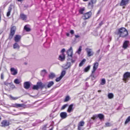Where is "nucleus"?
<instances>
[{"label": "nucleus", "mask_w": 130, "mask_h": 130, "mask_svg": "<svg viewBox=\"0 0 130 130\" xmlns=\"http://www.w3.org/2000/svg\"><path fill=\"white\" fill-rule=\"evenodd\" d=\"M118 34L120 37H125L128 35L127 30L124 28H122L118 30Z\"/></svg>", "instance_id": "obj_1"}, {"label": "nucleus", "mask_w": 130, "mask_h": 130, "mask_svg": "<svg viewBox=\"0 0 130 130\" xmlns=\"http://www.w3.org/2000/svg\"><path fill=\"white\" fill-rule=\"evenodd\" d=\"M130 78V73L125 72L123 75V80L125 83L127 82Z\"/></svg>", "instance_id": "obj_2"}, {"label": "nucleus", "mask_w": 130, "mask_h": 130, "mask_svg": "<svg viewBox=\"0 0 130 130\" xmlns=\"http://www.w3.org/2000/svg\"><path fill=\"white\" fill-rule=\"evenodd\" d=\"M16 29V27L15 26H13L11 27L10 34L9 37V39H11L13 37L15 33Z\"/></svg>", "instance_id": "obj_3"}, {"label": "nucleus", "mask_w": 130, "mask_h": 130, "mask_svg": "<svg viewBox=\"0 0 130 130\" xmlns=\"http://www.w3.org/2000/svg\"><path fill=\"white\" fill-rule=\"evenodd\" d=\"M85 50L87 53V56L88 57L92 56L94 54V53L93 52L92 49L89 48H86Z\"/></svg>", "instance_id": "obj_4"}, {"label": "nucleus", "mask_w": 130, "mask_h": 130, "mask_svg": "<svg viewBox=\"0 0 130 130\" xmlns=\"http://www.w3.org/2000/svg\"><path fill=\"white\" fill-rule=\"evenodd\" d=\"M1 126L2 127H5L8 126L10 124L9 122L6 120H4L2 121L1 123Z\"/></svg>", "instance_id": "obj_5"}, {"label": "nucleus", "mask_w": 130, "mask_h": 130, "mask_svg": "<svg viewBox=\"0 0 130 130\" xmlns=\"http://www.w3.org/2000/svg\"><path fill=\"white\" fill-rule=\"evenodd\" d=\"M67 54L69 58H72L73 55V50L72 47H71L68 50L67 52Z\"/></svg>", "instance_id": "obj_6"}, {"label": "nucleus", "mask_w": 130, "mask_h": 130, "mask_svg": "<svg viewBox=\"0 0 130 130\" xmlns=\"http://www.w3.org/2000/svg\"><path fill=\"white\" fill-rule=\"evenodd\" d=\"M92 15V12L90 11L88 12L85 13L84 14V17H85L84 18V20L90 18Z\"/></svg>", "instance_id": "obj_7"}, {"label": "nucleus", "mask_w": 130, "mask_h": 130, "mask_svg": "<svg viewBox=\"0 0 130 130\" xmlns=\"http://www.w3.org/2000/svg\"><path fill=\"white\" fill-rule=\"evenodd\" d=\"M129 0H122L120 4L121 6H125L128 4Z\"/></svg>", "instance_id": "obj_8"}, {"label": "nucleus", "mask_w": 130, "mask_h": 130, "mask_svg": "<svg viewBox=\"0 0 130 130\" xmlns=\"http://www.w3.org/2000/svg\"><path fill=\"white\" fill-rule=\"evenodd\" d=\"M30 86L29 82H25L24 83V87L26 89H28Z\"/></svg>", "instance_id": "obj_9"}, {"label": "nucleus", "mask_w": 130, "mask_h": 130, "mask_svg": "<svg viewBox=\"0 0 130 130\" xmlns=\"http://www.w3.org/2000/svg\"><path fill=\"white\" fill-rule=\"evenodd\" d=\"M99 65V63L96 62L94 64V66L93 67V70L92 71V73H93L98 68Z\"/></svg>", "instance_id": "obj_10"}, {"label": "nucleus", "mask_w": 130, "mask_h": 130, "mask_svg": "<svg viewBox=\"0 0 130 130\" xmlns=\"http://www.w3.org/2000/svg\"><path fill=\"white\" fill-rule=\"evenodd\" d=\"M67 113L66 112H62L60 113V116L62 119L66 118L67 117Z\"/></svg>", "instance_id": "obj_11"}, {"label": "nucleus", "mask_w": 130, "mask_h": 130, "mask_svg": "<svg viewBox=\"0 0 130 130\" xmlns=\"http://www.w3.org/2000/svg\"><path fill=\"white\" fill-rule=\"evenodd\" d=\"M73 104H71L69 105L67 110L68 112L70 113L71 112L73 111Z\"/></svg>", "instance_id": "obj_12"}, {"label": "nucleus", "mask_w": 130, "mask_h": 130, "mask_svg": "<svg viewBox=\"0 0 130 130\" xmlns=\"http://www.w3.org/2000/svg\"><path fill=\"white\" fill-rule=\"evenodd\" d=\"M65 58V56L63 53L59 55V59L61 61H63Z\"/></svg>", "instance_id": "obj_13"}, {"label": "nucleus", "mask_w": 130, "mask_h": 130, "mask_svg": "<svg viewBox=\"0 0 130 130\" xmlns=\"http://www.w3.org/2000/svg\"><path fill=\"white\" fill-rule=\"evenodd\" d=\"M37 85L39 88H44L45 85L43 84V83L41 82H38L37 83Z\"/></svg>", "instance_id": "obj_14"}, {"label": "nucleus", "mask_w": 130, "mask_h": 130, "mask_svg": "<svg viewBox=\"0 0 130 130\" xmlns=\"http://www.w3.org/2000/svg\"><path fill=\"white\" fill-rule=\"evenodd\" d=\"M21 38L20 36L18 35H16L14 38V40L16 42H18L20 40Z\"/></svg>", "instance_id": "obj_15"}, {"label": "nucleus", "mask_w": 130, "mask_h": 130, "mask_svg": "<svg viewBox=\"0 0 130 130\" xmlns=\"http://www.w3.org/2000/svg\"><path fill=\"white\" fill-rule=\"evenodd\" d=\"M11 74L13 75H15L17 73V70L13 68H11L10 69Z\"/></svg>", "instance_id": "obj_16"}, {"label": "nucleus", "mask_w": 130, "mask_h": 130, "mask_svg": "<svg viewBox=\"0 0 130 130\" xmlns=\"http://www.w3.org/2000/svg\"><path fill=\"white\" fill-rule=\"evenodd\" d=\"M129 44V42L128 41H125L123 45V47L124 49L126 48L128 46Z\"/></svg>", "instance_id": "obj_17"}, {"label": "nucleus", "mask_w": 130, "mask_h": 130, "mask_svg": "<svg viewBox=\"0 0 130 130\" xmlns=\"http://www.w3.org/2000/svg\"><path fill=\"white\" fill-rule=\"evenodd\" d=\"M71 63L70 62H67L66 64L63 67V68L65 69H67L68 68L70 67L71 66Z\"/></svg>", "instance_id": "obj_18"}, {"label": "nucleus", "mask_w": 130, "mask_h": 130, "mask_svg": "<svg viewBox=\"0 0 130 130\" xmlns=\"http://www.w3.org/2000/svg\"><path fill=\"white\" fill-rule=\"evenodd\" d=\"M94 4V3L91 1L89 2L88 5V8L90 9H92L93 6V4Z\"/></svg>", "instance_id": "obj_19"}, {"label": "nucleus", "mask_w": 130, "mask_h": 130, "mask_svg": "<svg viewBox=\"0 0 130 130\" xmlns=\"http://www.w3.org/2000/svg\"><path fill=\"white\" fill-rule=\"evenodd\" d=\"M54 84V82L53 81L49 82L47 84V88H50Z\"/></svg>", "instance_id": "obj_20"}, {"label": "nucleus", "mask_w": 130, "mask_h": 130, "mask_svg": "<svg viewBox=\"0 0 130 130\" xmlns=\"http://www.w3.org/2000/svg\"><path fill=\"white\" fill-rule=\"evenodd\" d=\"M20 17L23 20H26L27 18L26 15L23 14H21L20 15Z\"/></svg>", "instance_id": "obj_21"}, {"label": "nucleus", "mask_w": 130, "mask_h": 130, "mask_svg": "<svg viewBox=\"0 0 130 130\" xmlns=\"http://www.w3.org/2000/svg\"><path fill=\"white\" fill-rule=\"evenodd\" d=\"M23 104H15L13 106L16 108L22 107L23 106Z\"/></svg>", "instance_id": "obj_22"}, {"label": "nucleus", "mask_w": 130, "mask_h": 130, "mask_svg": "<svg viewBox=\"0 0 130 130\" xmlns=\"http://www.w3.org/2000/svg\"><path fill=\"white\" fill-rule=\"evenodd\" d=\"M20 46L18 44L16 43H15L13 45V47L14 49H19Z\"/></svg>", "instance_id": "obj_23"}, {"label": "nucleus", "mask_w": 130, "mask_h": 130, "mask_svg": "<svg viewBox=\"0 0 130 130\" xmlns=\"http://www.w3.org/2000/svg\"><path fill=\"white\" fill-rule=\"evenodd\" d=\"M49 78L51 79H52L55 77V75L53 73H51L49 75Z\"/></svg>", "instance_id": "obj_24"}, {"label": "nucleus", "mask_w": 130, "mask_h": 130, "mask_svg": "<svg viewBox=\"0 0 130 130\" xmlns=\"http://www.w3.org/2000/svg\"><path fill=\"white\" fill-rule=\"evenodd\" d=\"M97 117L101 120L103 119L104 117V115L102 114H98L97 115Z\"/></svg>", "instance_id": "obj_25"}, {"label": "nucleus", "mask_w": 130, "mask_h": 130, "mask_svg": "<svg viewBox=\"0 0 130 130\" xmlns=\"http://www.w3.org/2000/svg\"><path fill=\"white\" fill-rule=\"evenodd\" d=\"M86 61V60L85 59H83L80 63L79 64V67L82 66L84 64Z\"/></svg>", "instance_id": "obj_26"}, {"label": "nucleus", "mask_w": 130, "mask_h": 130, "mask_svg": "<svg viewBox=\"0 0 130 130\" xmlns=\"http://www.w3.org/2000/svg\"><path fill=\"white\" fill-rule=\"evenodd\" d=\"M12 9L11 8V7H9V8L8 9V11L7 12V17L9 16L10 14V13L11 12V11Z\"/></svg>", "instance_id": "obj_27"}, {"label": "nucleus", "mask_w": 130, "mask_h": 130, "mask_svg": "<svg viewBox=\"0 0 130 130\" xmlns=\"http://www.w3.org/2000/svg\"><path fill=\"white\" fill-rule=\"evenodd\" d=\"M46 73V72L45 70H42L41 72V75L43 76H44Z\"/></svg>", "instance_id": "obj_28"}, {"label": "nucleus", "mask_w": 130, "mask_h": 130, "mask_svg": "<svg viewBox=\"0 0 130 130\" xmlns=\"http://www.w3.org/2000/svg\"><path fill=\"white\" fill-rule=\"evenodd\" d=\"M84 124L85 122L84 121H82L79 123L78 125L81 126H83L84 125Z\"/></svg>", "instance_id": "obj_29"}, {"label": "nucleus", "mask_w": 130, "mask_h": 130, "mask_svg": "<svg viewBox=\"0 0 130 130\" xmlns=\"http://www.w3.org/2000/svg\"><path fill=\"white\" fill-rule=\"evenodd\" d=\"M24 28L27 31H29L30 30V29L27 25L25 26Z\"/></svg>", "instance_id": "obj_30"}, {"label": "nucleus", "mask_w": 130, "mask_h": 130, "mask_svg": "<svg viewBox=\"0 0 130 130\" xmlns=\"http://www.w3.org/2000/svg\"><path fill=\"white\" fill-rule=\"evenodd\" d=\"M108 96L109 99H111L113 98V95L112 93H109L108 94Z\"/></svg>", "instance_id": "obj_31"}, {"label": "nucleus", "mask_w": 130, "mask_h": 130, "mask_svg": "<svg viewBox=\"0 0 130 130\" xmlns=\"http://www.w3.org/2000/svg\"><path fill=\"white\" fill-rule=\"evenodd\" d=\"M21 82V81L18 79H15L14 81V83L16 84H19Z\"/></svg>", "instance_id": "obj_32"}, {"label": "nucleus", "mask_w": 130, "mask_h": 130, "mask_svg": "<svg viewBox=\"0 0 130 130\" xmlns=\"http://www.w3.org/2000/svg\"><path fill=\"white\" fill-rule=\"evenodd\" d=\"M106 83V80L105 78H103L101 79V85H103Z\"/></svg>", "instance_id": "obj_33"}, {"label": "nucleus", "mask_w": 130, "mask_h": 130, "mask_svg": "<svg viewBox=\"0 0 130 130\" xmlns=\"http://www.w3.org/2000/svg\"><path fill=\"white\" fill-rule=\"evenodd\" d=\"M90 68V66H88L86 68H85L84 70V72H87Z\"/></svg>", "instance_id": "obj_34"}, {"label": "nucleus", "mask_w": 130, "mask_h": 130, "mask_svg": "<svg viewBox=\"0 0 130 130\" xmlns=\"http://www.w3.org/2000/svg\"><path fill=\"white\" fill-rule=\"evenodd\" d=\"M82 50V47L81 46H80L79 47L78 50L76 52V53H78V54H79L81 53Z\"/></svg>", "instance_id": "obj_35"}, {"label": "nucleus", "mask_w": 130, "mask_h": 130, "mask_svg": "<svg viewBox=\"0 0 130 130\" xmlns=\"http://www.w3.org/2000/svg\"><path fill=\"white\" fill-rule=\"evenodd\" d=\"M66 72L65 71H63L61 73V75L60 76L62 78V77L65 75L66 74Z\"/></svg>", "instance_id": "obj_36"}, {"label": "nucleus", "mask_w": 130, "mask_h": 130, "mask_svg": "<svg viewBox=\"0 0 130 130\" xmlns=\"http://www.w3.org/2000/svg\"><path fill=\"white\" fill-rule=\"evenodd\" d=\"M130 121V116L128 117L127 118V119L126 120L125 122V124H127L128 122Z\"/></svg>", "instance_id": "obj_37"}, {"label": "nucleus", "mask_w": 130, "mask_h": 130, "mask_svg": "<svg viewBox=\"0 0 130 130\" xmlns=\"http://www.w3.org/2000/svg\"><path fill=\"white\" fill-rule=\"evenodd\" d=\"M10 98L11 99V100H15L18 99L19 97H14L10 95Z\"/></svg>", "instance_id": "obj_38"}, {"label": "nucleus", "mask_w": 130, "mask_h": 130, "mask_svg": "<svg viewBox=\"0 0 130 130\" xmlns=\"http://www.w3.org/2000/svg\"><path fill=\"white\" fill-rule=\"evenodd\" d=\"M68 106V104H66L63 105L62 107L61 108V110H63L65 108L67 107V106Z\"/></svg>", "instance_id": "obj_39"}, {"label": "nucleus", "mask_w": 130, "mask_h": 130, "mask_svg": "<svg viewBox=\"0 0 130 130\" xmlns=\"http://www.w3.org/2000/svg\"><path fill=\"white\" fill-rule=\"evenodd\" d=\"M67 60L68 61H71V62L72 63H74L75 61V60H73L72 59V58H69V59H67Z\"/></svg>", "instance_id": "obj_40"}, {"label": "nucleus", "mask_w": 130, "mask_h": 130, "mask_svg": "<svg viewBox=\"0 0 130 130\" xmlns=\"http://www.w3.org/2000/svg\"><path fill=\"white\" fill-rule=\"evenodd\" d=\"M10 88L13 89L15 88L14 85H13L12 83H10L9 86Z\"/></svg>", "instance_id": "obj_41"}, {"label": "nucleus", "mask_w": 130, "mask_h": 130, "mask_svg": "<svg viewBox=\"0 0 130 130\" xmlns=\"http://www.w3.org/2000/svg\"><path fill=\"white\" fill-rule=\"evenodd\" d=\"M39 88L37 85H34L33 87H32V89H36V90H37Z\"/></svg>", "instance_id": "obj_42"}, {"label": "nucleus", "mask_w": 130, "mask_h": 130, "mask_svg": "<svg viewBox=\"0 0 130 130\" xmlns=\"http://www.w3.org/2000/svg\"><path fill=\"white\" fill-rule=\"evenodd\" d=\"M84 8H83L80 9L79 10V12L81 14H83V11L84 10Z\"/></svg>", "instance_id": "obj_43"}, {"label": "nucleus", "mask_w": 130, "mask_h": 130, "mask_svg": "<svg viewBox=\"0 0 130 130\" xmlns=\"http://www.w3.org/2000/svg\"><path fill=\"white\" fill-rule=\"evenodd\" d=\"M69 96H66L64 99V102H66L68 101L69 100Z\"/></svg>", "instance_id": "obj_44"}, {"label": "nucleus", "mask_w": 130, "mask_h": 130, "mask_svg": "<svg viewBox=\"0 0 130 130\" xmlns=\"http://www.w3.org/2000/svg\"><path fill=\"white\" fill-rule=\"evenodd\" d=\"M97 117V115H95L93 116L91 118V119L93 120H94Z\"/></svg>", "instance_id": "obj_45"}, {"label": "nucleus", "mask_w": 130, "mask_h": 130, "mask_svg": "<svg viewBox=\"0 0 130 130\" xmlns=\"http://www.w3.org/2000/svg\"><path fill=\"white\" fill-rule=\"evenodd\" d=\"M62 78L60 76V77H58L56 79V81L57 82H58Z\"/></svg>", "instance_id": "obj_46"}, {"label": "nucleus", "mask_w": 130, "mask_h": 130, "mask_svg": "<svg viewBox=\"0 0 130 130\" xmlns=\"http://www.w3.org/2000/svg\"><path fill=\"white\" fill-rule=\"evenodd\" d=\"M10 83H9L7 82V81L5 82L4 83V84L5 85L8 86H9Z\"/></svg>", "instance_id": "obj_47"}, {"label": "nucleus", "mask_w": 130, "mask_h": 130, "mask_svg": "<svg viewBox=\"0 0 130 130\" xmlns=\"http://www.w3.org/2000/svg\"><path fill=\"white\" fill-rule=\"evenodd\" d=\"M105 125L106 126H111L110 124L109 123H106Z\"/></svg>", "instance_id": "obj_48"}, {"label": "nucleus", "mask_w": 130, "mask_h": 130, "mask_svg": "<svg viewBox=\"0 0 130 130\" xmlns=\"http://www.w3.org/2000/svg\"><path fill=\"white\" fill-rule=\"evenodd\" d=\"M96 0H91L90 1L95 4L96 3Z\"/></svg>", "instance_id": "obj_49"}, {"label": "nucleus", "mask_w": 130, "mask_h": 130, "mask_svg": "<svg viewBox=\"0 0 130 130\" xmlns=\"http://www.w3.org/2000/svg\"><path fill=\"white\" fill-rule=\"evenodd\" d=\"M1 78L2 79H3L4 78V75L3 73L1 74Z\"/></svg>", "instance_id": "obj_50"}, {"label": "nucleus", "mask_w": 130, "mask_h": 130, "mask_svg": "<svg viewBox=\"0 0 130 130\" xmlns=\"http://www.w3.org/2000/svg\"><path fill=\"white\" fill-rule=\"evenodd\" d=\"M65 50L63 48L62 49V50L61 51V52L62 53H63V52H64L65 51Z\"/></svg>", "instance_id": "obj_51"}, {"label": "nucleus", "mask_w": 130, "mask_h": 130, "mask_svg": "<svg viewBox=\"0 0 130 130\" xmlns=\"http://www.w3.org/2000/svg\"><path fill=\"white\" fill-rule=\"evenodd\" d=\"M81 126H79L78 125V130H81Z\"/></svg>", "instance_id": "obj_52"}, {"label": "nucleus", "mask_w": 130, "mask_h": 130, "mask_svg": "<svg viewBox=\"0 0 130 130\" xmlns=\"http://www.w3.org/2000/svg\"><path fill=\"white\" fill-rule=\"evenodd\" d=\"M70 33L71 34H73L74 33V31H73V30H71L70 31Z\"/></svg>", "instance_id": "obj_53"}, {"label": "nucleus", "mask_w": 130, "mask_h": 130, "mask_svg": "<svg viewBox=\"0 0 130 130\" xmlns=\"http://www.w3.org/2000/svg\"><path fill=\"white\" fill-rule=\"evenodd\" d=\"M75 36L76 38H78L79 37V36L77 35H75Z\"/></svg>", "instance_id": "obj_54"}, {"label": "nucleus", "mask_w": 130, "mask_h": 130, "mask_svg": "<svg viewBox=\"0 0 130 130\" xmlns=\"http://www.w3.org/2000/svg\"><path fill=\"white\" fill-rule=\"evenodd\" d=\"M103 24V23L102 22H101L99 24V25L100 26H101V25H102V24Z\"/></svg>", "instance_id": "obj_55"}, {"label": "nucleus", "mask_w": 130, "mask_h": 130, "mask_svg": "<svg viewBox=\"0 0 130 130\" xmlns=\"http://www.w3.org/2000/svg\"><path fill=\"white\" fill-rule=\"evenodd\" d=\"M21 113V114H26L27 113L26 112H21V113Z\"/></svg>", "instance_id": "obj_56"}, {"label": "nucleus", "mask_w": 130, "mask_h": 130, "mask_svg": "<svg viewBox=\"0 0 130 130\" xmlns=\"http://www.w3.org/2000/svg\"><path fill=\"white\" fill-rule=\"evenodd\" d=\"M67 36H69V33H67L66 34Z\"/></svg>", "instance_id": "obj_57"}, {"label": "nucleus", "mask_w": 130, "mask_h": 130, "mask_svg": "<svg viewBox=\"0 0 130 130\" xmlns=\"http://www.w3.org/2000/svg\"><path fill=\"white\" fill-rule=\"evenodd\" d=\"M100 10H99L97 13V14H99L100 13Z\"/></svg>", "instance_id": "obj_58"}, {"label": "nucleus", "mask_w": 130, "mask_h": 130, "mask_svg": "<svg viewBox=\"0 0 130 130\" xmlns=\"http://www.w3.org/2000/svg\"><path fill=\"white\" fill-rule=\"evenodd\" d=\"M52 113H51V114L50 115V116L51 117H52Z\"/></svg>", "instance_id": "obj_59"}, {"label": "nucleus", "mask_w": 130, "mask_h": 130, "mask_svg": "<svg viewBox=\"0 0 130 130\" xmlns=\"http://www.w3.org/2000/svg\"><path fill=\"white\" fill-rule=\"evenodd\" d=\"M23 0H18V1L19 2H21V1H23Z\"/></svg>", "instance_id": "obj_60"}, {"label": "nucleus", "mask_w": 130, "mask_h": 130, "mask_svg": "<svg viewBox=\"0 0 130 130\" xmlns=\"http://www.w3.org/2000/svg\"><path fill=\"white\" fill-rule=\"evenodd\" d=\"M88 0H83V1L85 2H86L88 1Z\"/></svg>", "instance_id": "obj_61"}, {"label": "nucleus", "mask_w": 130, "mask_h": 130, "mask_svg": "<svg viewBox=\"0 0 130 130\" xmlns=\"http://www.w3.org/2000/svg\"><path fill=\"white\" fill-rule=\"evenodd\" d=\"M101 91L100 90H99L98 91V92H101Z\"/></svg>", "instance_id": "obj_62"}, {"label": "nucleus", "mask_w": 130, "mask_h": 130, "mask_svg": "<svg viewBox=\"0 0 130 130\" xmlns=\"http://www.w3.org/2000/svg\"><path fill=\"white\" fill-rule=\"evenodd\" d=\"M53 130V128H52L51 129H50V130Z\"/></svg>", "instance_id": "obj_63"}, {"label": "nucleus", "mask_w": 130, "mask_h": 130, "mask_svg": "<svg viewBox=\"0 0 130 130\" xmlns=\"http://www.w3.org/2000/svg\"><path fill=\"white\" fill-rule=\"evenodd\" d=\"M88 83H86V86H87V85H88Z\"/></svg>", "instance_id": "obj_64"}]
</instances>
